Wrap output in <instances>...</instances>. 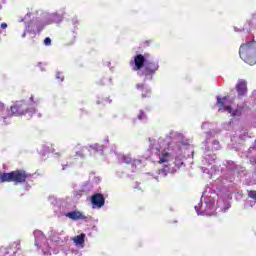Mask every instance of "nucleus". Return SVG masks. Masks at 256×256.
<instances>
[{
  "label": "nucleus",
  "mask_w": 256,
  "mask_h": 256,
  "mask_svg": "<svg viewBox=\"0 0 256 256\" xmlns=\"http://www.w3.org/2000/svg\"><path fill=\"white\" fill-rule=\"evenodd\" d=\"M151 55L149 53L136 54L133 60L130 61V66L133 71H137L140 77H145L151 81L153 75L159 71V63L149 62Z\"/></svg>",
  "instance_id": "f257e3e1"
},
{
  "label": "nucleus",
  "mask_w": 256,
  "mask_h": 256,
  "mask_svg": "<svg viewBox=\"0 0 256 256\" xmlns=\"http://www.w3.org/2000/svg\"><path fill=\"white\" fill-rule=\"evenodd\" d=\"M239 56L242 61L248 65L256 64V41L246 42L241 44L239 48Z\"/></svg>",
  "instance_id": "f03ea898"
},
{
  "label": "nucleus",
  "mask_w": 256,
  "mask_h": 256,
  "mask_svg": "<svg viewBox=\"0 0 256 256\" xmlns=\"http://www.w3.org/2000/svg\"><path fill=\"white\" fill-rule=\"evenodd\" d=\"M29 174L25 170H15L9 173L0 172V183H26Z\"/></svg>",
  "instance_id": "7ed1b4c3"
},
{
  "label": "nucleus",
  "mask_w": 256,
  "mask_h": 256,
  "mask_svg": "<svg viewBox=\"0 0 256 256\" xmlns=\"http://www.w3.org/2000/svg\"><path fill=\"white\" fill-rule=\"evenodd\" d=\"M26 113H29V105L24 100H18L10 107V110L6 111V115L3 116V120L8 117H23Z\"/></svg>",
  "instance_id": "20e7f679"
},
{
  "label": "nucleus",
  "mask_w": 256,
  "mask_h": 256,
  "mask_svg": "<svg viewBox=\"0 0 256 256\" xmlns=\"http://www.w3.org/2000/svg\"><path fill=\"white\" fill-rule=\"evenodd\" d=\"M91 203L93 207H97L98 209H101L105 205V196L101 193H96L91 196Z\"/></svg>",
  "instance_id": "39448f33"
},
{
  "label": "nucleus",
  "mask_w": 256,
  "mask_h": 256,
  "mask_svg": "<svg viewBox=\"0 0 256 256\" xmlns=\"http://www.w3.org/2000/svg\"><path fill=\"white\" fill-rule=\"evenodd\" d=\"M236 91L238 97H245L247 95V81L240 79L236 84Z\"/></svg>",
  "instance_id": "423d86ee"
},
{
  "label": "nucleus",
  "mask_w": 256,
  "mask_h": 256,
  "mask_svg": "<svg viewBox=\"0 0 256 256\" xmlns=\"http://www.w3.org/2000/svg\"><path fill=\"white\" fill-rule=\"evenodd\" d=\"M227 99V96L223 98H217V105H219L218 111L220 113H225V111H227V113H231V106H225V101H227Z\"/></svg>",
  "instance_id": "0eeeda50"
},
{
  "label": "nucleus",
  "mask_w": 256,
  "mask_h": 256,
  "mask_svg": "<svg viewBox=\"0 0 256 256\" xmlns=\"http://www.w3.org/2000/svg\"><path fill=\"white\" fill-rule=\"evenodd\" d=\"M65 217H68V219H72V221H79V220L87 219V216H84V214L79 211L68 212L65 214Z\"/></svg>",
  "instance_id": "6e6552de"
},
{
  "label": "nucleus",
  "mask_w": 256,
  "mask_h": 256,
  "mask_svg": "<svg viewBox=\"0 0 256 256\" xmlns=\"http://www.w3.org/2000/svg\"><path fill=\"white\" fill-rule=\"evenodd\" d=\"M243 109V106H237L235 110H233V108L231 107L230 115L232 117H241V115H243Z\"/></svg>",
  "instance_id": "1a4fd4ad"
},
{
  "label": "nucleus",
  "mask_w": 256,
  "mask_h": 256,
  "mask_svg": "<svg viewBox=\"0 0 256 256\" xmlns=\"http://www.w3.org/2000/svg\"><path fill=\"white\" fill-rule=\"evenodd\" d=\"M72 241H74L75 245H84L85 244V234H80L74 238H72Z\"/></svg>",
  "instance_id": "9d476101"
},
{
  "label": "nucleus",
  "mask_w": 256,
  "mask_h": 256,
  "mask_svg": "<svg viewBox=\"0 0 256 256\" xmlns=\"http://www.w3.org/2000/svg\"><path fill=\"white\" fill-rule=\"evenodd\" d=\"M169 157H171V154L169 152L162 153L158 163H167L169 161Z\"/></svg>",
  "instance_id": "9b49d317"
},
{
  "label": "nucleus",
  "mask_w": 256,
  "mask_h": 256,
  "mask_svg": "<svg viewBox=\"0 0 256 256\" xmlns=\"http://www.w3.org/2000/svg\"><path fill=\"white\" fill-rule=\"evenodd\" d=\"M11 248H5V247H1L0 248V256H11Z\"/></svg>",
  "instance_id": "f8f14e48"
},
{
  "label": "nucleus",
  "mask_w": 256,
  "mask_h": 256,
  "mask_svg": "<svg viewBox=\"0 0 256 256\" xmlns=\"http://www.w3.org/2000/svg\"><path fill=\"white\" fill-rule=\"evenodd\" d=\"M7 115V110H5V104L0 102V120Z\"/></svg>",
  "instance_id": "ddd939ff"
},
{
  "label": "nucleus",
  "mask_w": 256,
  "mask_h": 256,
  "mask_svg": "<svg viewBox=\"0 0 256 256\" xmlns=\"http://www.w3.org/2000/svg\"><path fill=\"white\" fill-rule=\"evenodd\" d=\"M56 79L58 81H65V76L61 72H56Z\"/></svg>",
  "instance_id": "4468645a"
},
{
  "label": "nucleus",
  "mask_w": 256,
  "mask_h": 256,
  "mask_svg": "<svg viewBox=\"0 0 256 256\" xmlns=\"http://www.w3.org/2000/svg\"><path fill=\"white\" fill-rule=\"evenodd\" d=\"M248 197H250V199H254L256 201V191L255 190H251L248 193Z\"/></svg>",
  "instance_id": "2eb2a0df"
},
{
  "label": "nucleus",
  "mask_w": 256,
  "mask_h": 256,
  "mask_svg": "<svg viewBox=\"0 0 256 256\" xmlns=\"http://www.w3.org/2000/svg\"><path fill=\"white\" fill-rule=\"evenodd\" d=\"M147 116L145 115V112H143L142 110L139 111V114H138V119L143 120V119H146Z\"/></svg>",
  "instance_id": "dca6fc26"
},
{
  "label": "nucleus",
  "mask_w": 256,
  "mask_h": 256,
  "mask_svg": "<svg viewBox=\"0 0 256 256\" xmlns=\"http://www.w3.org/2000/svg\"><path fill=\"white\" fill-rule=\"evenodd\" d=\"M44 45H47V46L51 45V38H49V37L45 38Z\"/></svg>",
  "instance_id": "f3484780"
},
{
  "label": "nucleus",
  "mask_w": 256,
  "mask_h": 256,
  "mask_svg": "<svg viewBox=\"0 0 256 256\" xmlns=\"http://www.w3.org/2000/svg\"><path fill=\"white\" fill-rule=\"evenodd\" d=\"M136 88L138 89V91H143V89H145V85L144 84H137Z\"/></svg>",
  "instance_id": "a211bd4d"
},
{
  "label": "nucleus",
  "mask_w": 256,
  "mask_h": 256,
  "mask_svg": "<svg viewBox=\"0 0 256 256\" xmlns=\"http://www.w3.org/2000/svg\"><path fill=\"white\" fill-rule=\"evenodd\" d=\"M150 95H151V91L146 90V93L142 94V99H145V97H150Z\"/></svg>",
  "instance_id": "6ab92c4d"
},
{
  "label": "nucleus",
  "mask_w": 256,
  "mask_h": 256,
  "mask_svg": "<svg viewBox=\"0 0 256 256\" xmlns=\"http://www.w3.org/2000/svg\"><path fill=\"white\" fill-rule=\"evenodd\" d=\"M1 29H7V23L3 22L0 25Z\"/></svg>",
  "instance_id": "aec40b11"
},
{
  "label": "nucleus",
  "mask_w": 256,
  "mask_h": 256,
  "mask_svg": "<svg viewBox=\"0 0 256 256\" xmlns=\"http://www.w3.org/2000/svg\"><path fill=\"white\" fill-rule=\"evenodd\" d=\"M145 45H147V46L151 45V41H149V40L145 41Z\"/></svg>",
  "instance_id": "412c9836"
},
{
  "label": "nucleus",
  "mask_w": 256,
  "mask_h": 256,
  "mask_svg": "<svg viewBox=\"0 0 256 256\" xmlns=\"http://www.w3.org/2000/svg\"><path fill=\"white\" fill-rule=\"evenodd\" d=\"M125 163H131V161H127L126 158H124Z\"/></svg>",
  "instance_id": "4be33fe9"
},
{
  "label": "nucleus",
  "mask_w": 256,
  "mask_h": 256,
  "mask_svg": "<svg viewBox=\"0 0 256 256\" xmlns=\"http://www.w3.org/2000/svg\"><path fill=\"white\" fill-rule=\"evenodd\" d=\"M30 101H33V96L30 97Z\"/></svg>",
  "instance_id": "5701e85b"
}]
</instances>
